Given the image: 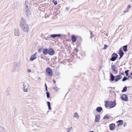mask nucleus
Wrapping results in <instances>:
<instances>
[{"instance_id": "1", "label": "nucleus", "mask_w": 132, "mask_h": 132, "mask_svg": "<svg viewBox=\"0 0 132 132\" xmlns=\"http://www.w3.org/2000/svg\"><path fill=\"white\" fill-rule=\"evenodd\" d=\"M20 26L21 29L25 32H28L29 30V25L26 23L25 20L22 18L20 22Z\"/></svg>"}, {"instance_id": "2", "label": "nucleus", "mask_w": 132, "mask_h": 132, "mask_svg": "<svg viewBox=\"0 0 132 132\" xmlns=\"http://www.w3.org/2000/svg\"><path fill=\"white\" fill-rule=\"evenodd\" d=\"M46 72L49 76H52L53 75L52 70L49 67L46 68Z\"/></svg>"}, {"instance_id": "3", "label": "nucleus", "mask_w": 132, "mask_h": 132, "mask_svg": "<svg viewBox=\"0 0 132 132\" xmlns=\"http://www.w3.org/2000/svg\"><path fill=\"white\" fill-rule=\"evenodd\" d=\"M25 13L26 15V17L28 18L30 16L31 14L30 10L29 8L28 5L26 6L25 7Z\"/></svg>"}, {"instance_id": "4", "label": "nucleus", "mask_w": 132, "mask_h": 132, "mask_svg": "<svg viewBox=\"0 0 132 132\" xmlns=\"http://www.w3.org/2000/svg\"><path fill=\"white\" fill-rule=\"evenodd\" d=\"M118 55L116 53H113L111 55V57L110 59V60L112 61H115L117 58Z\"/></svg>"}, {"instance_id": "5", "label": "nucleus", "mask_w": 132, "mask_h": 132, "mask_svg": "<svg viewBox=\"0 0 132 132\" xmlns=\"http://www.w3.org/2000/svg\"><path fill=\"white\" fill-rule=\"evenodd\" d=\"M111 68L113 73L114 74H116L118 73V71L116 66L114 64L112 65V64Z\"/></svg>"}, {"instance_id": "6", "label": "nucleus", "mask_w": 132, "mask_h": 132, "mask_svg": "<svg viewBox=\"0 0 132 132\" xmlns=\"http://www.w3.org/2000/svg\"><path fill=\"white\" fill-rule=\"evenodd\" d=\"M121 98L122 101H128V97L127 95L123 94L121 96Z\"/></svg>"}, {"instance_id": "7", "label": "nucleus", "mask_w": 132, "mask_h": 132, "mask_svg": "<svg viewBox=\"0 0 132 132\" xmlns=\"http://www.w3.org/2000/svg\"><path fill=\"white\" fill-rule=\"evenodd\" d=\"M48 54L49 55L52 56L55 53L54 50L52 48H50L48 49Z\"/></svg>"}, {"instance_id": "8", "label": "nucleus", "mask_w": 132, "mask_h": 132, "mask_svg": "<svg viewBox=\"0 0 132 132\" xmlns=\"http://www.w3.org/2000/svg\"><path fill=\"white\" fill-rule=\"evenodd\" d=\"M109 108H112L114 107L116 105V103L114 101H110Z\"/></svg>"}, {"instance_id": "9", "label": "nucleus", "mask_w": 132, "mask_h": 132, "mask_svg": "<svg viewBox=\"0 0 132 132\" xmlns=\"http://www.w3.org/2000/svg\"><path fill=\"white\" fill-rule=\"evenodd\" d=\"M19 29H15L14 31V35L15 36H19L20 34Z\"/></svg>"}, {"instance_id": "10", "label": "nucleus", "mask_w": 132, "mask_h": 132, "mask_svg": "<svg viewBox=\"0 0 132 132\" xmlns=\"http://www.w3.org/2000/svg\"><path fill=\"white\" fill-rule=\"evenodd\" d=\"M118 54L120 56V58L123 57L124 54L121 48L119 49Z\"/></svg>"}, {"instance_id": "11", "label": "nucleus", "mask_w": 132, "mask_h": 132, "mask_svg": "<svg viewBox=\"0 0 132 132\" xmlns=\"http://www.w3.org/2000/svg\"><path fill=\"white\" fill-rule=\"evenodd\" d=\"M20 3L18 2H16L14 3L12 5V7L15 9L19 6Z\"/></svg>"}, {"instance_id": "12", "label": "nucleus", "mask_w": 132, "mask_h": 132, "mask_svg": "<svg viewBox=\"0 0 132 132\" xmlns=\"http://www.w3.org/2000/svg\"><path fill=\"white\" fill-rule=\"evenodd\" d=\"M115 82H117L119 80H120L122 78V76L121 75H118L115 76Z\"/></svg>"}, {"instance_id": "13", "label": "nucleus", "mask_w": 132, "mask_h": 132, "mask_svg": "<svg viewBox=\"0 0 132 132\" xmlns=\"http://www.w3.org/2000/svg\"><path fill=\"white\" fill-rule=\"evenodd\" d=\"M115 124L112 123L110 124L109 125V129L111 130H113L114 129L115 127Z\"/></svg>"}, {"instance_id": "14", "label": "nucleus", "mask_w": 132, "mask_h": 132, "mask_svg": "<svg viewBox=\"0 0 132 132\" xmlns=\"http://www.w3.org/2000/svg\"><path fill=\"white\" fill-rule=\"evenodd\" d=\"M100 115L99 114L96 115L95 116L94 121L95 122H98L100 119Z\"/></svg>"}, {"instance_id": "15", "label": "nucleus", "mask_w": 132, "mask_h": 132, "mask_svg": "<svg viewBox=\"0 0 132 132\" xmlns=\"http://www.w3.org/2000/svg\"><path fill=\"white\" fill-rule=\"evenodd\" d=\"M48 49L46 48L44 49L42 51L43 54L44 55H46L48 54Z\"/></svg>"}, {"instance_id": "16", "label": "nucleus", "mask_w": 132, "mask_h": 132, "mask_svg": "<svg viewBox=\"0 0 132 132\" xmlns=\"http://www.w3.org/2000/svg\"><path fill=\"white\" fill-rule=\"evenodd\" d=\"M71 39L72 43L75 42L77 39V38L74 35H72L71 37Z\"/></svg>"}, {"instance_id": "17", "label": "nucleus", "mask_w": 132, "mask_h": 132, "mask_svg": "<svg viewBox=\"0 0 132 132\" xmlns=\"http://www.w3.org/2000/svg\"><path fill=\"white\" fill-rule=\"evenodd\" d=\"M116 123H118L117 126H119L122 125L123 122L122 120H120L117 121Z\"/></svg>"}, {"instance_id": "18", "label": "nucleus", "mask_w": 132, "mask_h": 132, "mask_svg": "<svg viewBox=\"0 0 132 132\" xmlns=\"http://www.w3.org/2000/svg\"><path fill=\"white\" fill-rule=\"evenodd\" d=\"M110 79L109 80L110 81H113L115 80V77L111 73H110Z\"/></svg>"}, {"instance_id": "19", "label": "nucleus", "mask_w": 132, "mask_h": 132, "mask_svg": "<svg viewBox=\"0 0 132 132\" xmlns=\"http://www.w3.org/2000/svg\"><path fill=\"white\" fill-rule=\"evenodd\" d=\"M36 58V57L35 56V54H33L32 55L30 58V61H33Z\"/></svg>"}, {"instance_id": "20", "label": "nucleus", "mask_w": 132, "mask_h": 132, "mask_svg": "<svg viewBox=\"0 0 132 132\" xmlns=\"http://www.w3.org/2000/svg\"><path fill=\"white\" fill-rule=\"evenodd\" d=\"M102 110V108L101 107H98L96 109V111L98 112H101Z\"/></svg>"}, {"instance_id": "21", "label": "nucleus", "mask_w": 132, "mask_h": 132, "mask_svg": "<svg viewBox=\"0 0 132 132\" xmlns=\"http://www.w3.org/2000/svg\"><path fill=\"white\" fill-rule=\"evenodd\" d=\"M105 108H107L109 105L110 101H106L105 102Z\"/></svg>"}, {"instance_id": "22", "label": "nucleus", "mask_w": 132, "mask_h": 132, "mask_svg": "<svg viewBox=\"0 0 132 132\" xmlns=\"http://www.w3.org/2000/svg\"><path fill=\"white\" fill-rule=\"evenodd\" d=\"M26 86H24L23 89V90L24 92H27V91L29 90V89L28 88H27L26 89Z\"/></svg>"}, {"instance_id": "23", "label": "nucleus", "mask_w": 132, "mask_h": 132, "mask_svg": "<svg viewBox=\"0 0 132 132\" xmlns=\"http://www.w3.org/2000/svg\"><path fill=\"white\" fill-rule=\"evenodd\" d=\"M5 130L2 126L0 127V132H5Z\"/></svg>"}, {"instance_id": "24", "label": "nucleus", "mask_w": 132, "mask_h": 132, "mask_svg": "<svg viewBox=\"0 0 132 132\" xmlns=\"http://www.w3.org/2000/svg\"><path fill=\"white\" fill-rule=\"evenodd\" d=\"M14 66L15 67L18 68L19 66V64L18 63H14Z\"/></svg>"}, {"instance_id": "25", "label": "nucleus", "mask_w": 132, "mask_h": 132, "mask_svg": "<svg viewBox=\"0 0 132 132\" xmlns=\"http://www.w3.org/2000/svg\"><path fill=\"white\" fill-rule=\"evenodd\" d=\"M127 45H126L123 46V50L125 52H127Z\"/></svg>"}, {"instance_id": "26", "label": "nucleus", "mask_w": 132, "mask_h": 132, "mask_svg": "<svg viewBox=\"0 0 132 132\" xmlns=\"http://www.w3.org/2000/svg\"><path fill=\"white\" fill-rule=\"evenodd\" d=\"M127 87L126 86L123 88V90L121 91L122 92H124L127 91Z\"/></svg>"}, {"instance_id": "27", "label": "nucleus", "mask_w": 132, "mask_h": 132, "mask_svg": "<svg viewBox=\"0 0 132 132\" xmlns=\"http://www.w3.org/2000/svg\"><path fill=\"white\" fill-rule=\"evenodd\" d=\"M73 117L78 119L79 118V116H78V114L77 113H75L73 115Z\"/></svg>"}, {"instance_id": "28", "label": "nucleus", "mask_w": 132, "mask_h": 132, "mask_svg": "<svg viewBox=\"0 0 132 132\" xmlns=\"http://www.w3.org/2000/svg\"><path fill=\"white\" fill-rule=\"evenodd\" d=\"M129 79L128 78H127L125 77H124L122 79V81L124 82L126 80Z\"/></svg>"}, {"instance_id": "29", "label": "nucleus", "mask_w": 132, "mask_h": 132, "mask_svg": "<svg viewBox=\"0 0 132 132\" xmlns=\"http://www.w3.org/2000/svg\"><path fill=\"white\" fill-rule=\"evenodd\" d=\"M46 96L47 98H49L50 97V94L48 92H46Z\"/></svg>"}, {"instance_id": "30", "label": "nucleus", "mask_w": 132, "mask_h": 132, "mask_svg": "<svg viewBox=\"0 0 132 132\" xmlns=\"http://www.w3.org/2000/svg\"><path fill=\"white\" fill-rule=\"evenodd\" d=\"M50 37L52 38H56L55 36V34H52L50 35Z\"/></svg>"}, {"instance_id": "31", "label": "nucleus", "mask_w": 132, "mask_h": 132, "mask_svg": "<svg viewBox=\"0 0 132 132\" xmlns=\"http://www.w3.org/2000/svg\"><path fill=\"white\" fill-rule=\"evenodd\" d=\"M55 36H56V38H57V37L60 38V37H61V36L62 35L60 34H55Z\"/></svg>"}, {"instance_id": "32", "label": "nucleus", "mask_w": 132, "mask_h": 132, "mask_svg": "<svg viewBox=\"0 0 132 132\" xmlns=\"http://www.w3.org/2000/svg\"><path fill=\"white\" fill-rule=\"evenodd\" d=\"M109 116H107V115L105 116L103 118L104 119H109Z\"/></svg>"}, {"instance_id": "33", "label": "nucleus", "mask_w": 132, "mask_h": 132, "mask_svg": "<svg viewBox=\"0 0 132 132\" xmlns=\"http://www.w3.org/2000/svg\"><path fill=\"white\" fill-rule=\"evenodd\" d=\"M129 71V70H128L125 71V72L127 76H128V75H129L128 72Z\"/></svg>"}, {"instance_id": "34", "label": "nucleus", "mask_w": 132, "mask_h": 132, "mask_svg": "<svg viewBox=\"0 0 132 132\" xmlns=\"http://www.w3.org/2000/svg\"><path fill=\"white\" fill-rule=\"evenodd\" d=\"M53 3L54 4V5H56L57 3V1H55V0H53Z\"/></svg>"}, {"instance_id": "35", "label": "nucleus", "mask_w": 132, "mask_h": 132, "mask_svg": "<svg viewBox=\"0 0 132 132\" xmlns=\"http://www.w3.org/2000/svg\"><path fill=\"white\" fill-rule=\"evenodd\" d=\"M53 89L54 90L57 91L58 90V88L56 86H55V87L53 88Z\"/></svg>"}, {"instance_id": "36", "label": "nucleus", "mask_w": 132, "mask_h": 132, "mask_svg": "<svg viewBox=\"0 0 132 132\" xmlns=\"http://www.w3.org/2000/svg\"><path fill=\"white\" fill-rule=\"evenodd\" d=\"M108 47V45H106V44H104V46L103 48V50H105Z\"/></svg>"}, {"instance_id": "37", "label": "nucleus", "mask_w": 132, "mask_h": 132, "mask_svg": "<svg viewBox=\"0 0 132 132\" xmlns=\"http://www.w3.org/2000/svg\"><path fill=\"white\" fill-rule=\"evenodd\" d=\"M43 48H40L39 49L38 51V52L39 53H40L41 52H42V51L43 49Z\"/></svg>"}, {"instance_id": "38", "label": "nucleus", "mask_w": 132, "mask_h": 132, "mask_svg": "<svg viewBox=\"0 0 132 132\" xmlns=\"http://www.w3.org/2000/svg\"><path fill=\"white\" fill-rule=\"evenodd\" d=\"M72 128V127H70V128H67V129L68 130L67 131V132H70V131L71 130Z\"/></svg>"}, {"instance_id": "39", "label": "nucleus", "mask_w": 132, "mask_h": 132, "mask_svg": "<svg viewBox=\"0 0 132 132\" xmlns=\"http://www.w3.org/2000/svg\"><path fill=\"white\" fill-rule=\"evenodd\" d=\"M28 2L27 1H26L25 2V4L26 6L28 5Z\"/></svg>"}, {"instance_id": "40", "label": "nucleus", "mask_w": 132, "mask_h": 132, "mask_svg": "<svg viewBox=\"0 0 132 132\" xmlns=\"http://www.w3.org/2000/svg\"><path fill=\"white\" fill-rule=\"evenodd\" d=\"M74 52H77L78 51V50L76 48H75L74 49Z\"/></svg>"}, {"instance_id": "41", "label": "nucleus", "mask_w": 132, "mask_h": 132, "mask_svg": "<svg viewBox=\"0 0 132 132\" xmlns=\"http://www.w3.org/2000/svg\"><path fill=\"white\" fill-rule=\"evenodd\" d=\"M131 7V6L130 5H128L127 6V10L129 9Z\"/></svg>"}, {"instance_id": "42", "label": "nucleus", "mask_w": 132, "mask_h": 132, "mask_svg": "<svg viewBox=\"0 0 132 132\" xmlns=\"http://www.w3.org/2000/svg\"><path fill=\"white\" fill-rule=\"evenodd\" d=\"M47 105L48 106L49 105H51L50 103L49 102L47 101Z\"/></svg>"}, {"instance_id": "43", "label": "nucleus", "mask_w": 132, "mask_h": 132, "mask_svg": "<svg viewBox=\"0 0 132 132\" xmlns=\"http://www.w3.org/2000/svg\"><path fill=\"white\" fill-rule=\"evenodd\" d=\"M48 109L49 110H51V105L48 106Z\"/></svg>"}, {"instance_id": "44", "label": "nucleus", "mask_w": 132, "mask_h": 132, "mask_svg": "<svg viewBox=\"0 0 132 132\" xmlns=\"http://www.w3.org/2000/svg\"><path fill=\"white\" fill-rule=\"evenodd\" d=\"M128 12V11L127 10H126L123 11V13H125L126 12Z\"/></svg>"}, {"instance_id": "45", "label": "nucleus", "mask_w": 132, "mask_h": 132, "mask_svg": "<svg viewBox=\"0 0 132 132\" xmlns=\"http://www.w3.org/2000/svg\"><path fill=\"white\" fill-rule=\"evenodd\" d=\"M127 125V123L126 122L124 123V124H123V126L124 127H125Z\"/></svg>"}, {"instance_id": "46", "label": "nucleus", "mask_w": 132, "mask_h": 132, "mask_svg": "<svg viewBox=\"0 0 132 132\" xmlns=\"http://www.w3.org/2000/svg\"><path fill=\"white\" fill-rule=\"evenodd\" d=\"M29 72H31V71L30 69H28L27 70Z\"/></svg>"}, {"instance_id": "47", "label": "nucleus", "mask_w": 132, "mask_h": 132, "mask_svg": "<svg viewBox=\"0 0 132 132\" xmlns=\"http://www.w3.org/2000/svg\"><path fill=\"white\" fill-rule=\"evenodd\" d=\"M128 78H130L131 79H132V77L128 75Z\"/></svg>"}, {"instance_id": "48", "label": "nucleus", "mask_w": 132, "mask_h": 132, "mask_svg": "<svg viewBox=\"0 0 132 132\" xmlns=\"http://www.w3.org/2000/svg\"><path fill=\"white\" fill-rule=\"evenodd\" d=\"M120 73L121 75H124V73L123 72H121Z\"/></svg>"}, {"instance_id": "49", "label": "nucleus", "mask_w": 132, "mask_h": 132, "mask_svg": "<svg viewBox=\"0 0 132 132\" xmlns=\"http://www.w3.org/2000/svg\"><path fill=\"white\" fill-rule=\"evenodd\" d=\"M90 35H91V37H92L93 36V35H92V32H90Z\"/></svg>"}, {"instance_id": "50", "label": "nucleus", "mask_w": 132, "mask_h": 132, "mask_svg": "<svg viewBox=\"0 0 132 132\" xmlns=\"http://www.w3.org/2000/svg\"><path fill=\"white\" fill-rule=\"evenodd\" d=\"M45 88H47V87L46 85V83H45Z\"/></svg>"}, {"instance_id": "51", "label": "nucleus", "mask_w": 132, "mask_h": 132, "mask_svg": "<svg viewBox=\"0 0 132 132\" xmlns=\"http://www.w3.org/2000/svg\"><path fill=\"white\" fill-rule=\"evenodd\" d=\"M45 90H46V91H47V92H48L47 88H45Z\"/></svg>"}, {"instance_id": "52", "label": "nucleus", "mask_w": 132, "mask_h": 132, "mask_svg": "<svg viewBox=\"0 0 132 132\" xmlns=\"http://www.w3.org/2000/svg\"><path fill=\"white\" fill-rule=\"evenodd\" d=\"M69 9V7H67L66 8V9L67 10L68 9Z\"/></svg>"}, {"instance_id": "53", "label": "nucleus", "mask_w": 132, "mask_h": 132, "mask_svg": "<svg viewBox=\"0 0 132 132\" xmlns=\"http://www.w3.org/2000/svg\"><path fill=\"white\" fill-rule=\"evenodd\" d=\"M130 75L131 76H132V72H131V73H130Z\"/></svg>"}, {"instance_id": "54", "label": "nucleus", "mask_w": 132, "mask_h": 132, "mask_svg": "<svg viewBox=\"0 0 132 132\" xmlns=\"http://www.w3.org/2000/svg\"><path fill=\"white\" fill-rule=\"evenodd\" d=\"M108 88L109 89L111 88V89L112 88L111 87H108Z\"/></svg>"}, {"instance_id": "55", "label": "nucleus", "mask_w": 132, "mask_h": 132, "mask_svg": "<svg viewBox=\"0 0 132 132\" xmlns=\"http://www.w3.org/2000/svg\"><path fill=\"white\" fill-rule=\"evenodd\" d=\"M53 82H54V83H56L55 81L54 80L53 81Z\"/></svg>"}, {"instance_id": "56", "label": "nucleus", "mask_w": 132, "mask_h": 132, "mask_svg": "<svg viewBox=\"0 0 132 132\" xmlns=\"http://www.w3.org/2000/svg\"><path fill=\"white\" fill-rule=\"evenodd\" d=\"M37 53V52H36L35 53V54H35V56H36V54Z\"/></svg>"}, {"instance_id": "57", "label": "nucleus", "mask_w": 132, "mask_h": 132, "mask_svg": "<svg viewBox=\"0 0 132 132\" xmlns=\"http://www.w3.org/2000/svg\"><path fill=\"white\" fill-rule=\"evenodd\" d=\"M89 132H94L93 131H90Z\"/></svg>"}, {"instance_id": "58", "label": "nucleus", "mask_w": 132, "mask_h": 132, "mask_svg": "<svg viewBox=\"0 0 132 132\" xmlns=\"http://www.w3.org/2000/svg\"><path fill=\"white\" fill-rule=\"evenodd\" d=\"M109 90H110V92H111V89H109Z\"/></svg>"}, {"instance_id": "59", "label": "nucleus", "mask_w": 132, "mask_h": 132, "mask_svg": "<svg viewBox=\"0 0 132 132\" xmlns=\"http://www.w3.org/2000/svg\"><path fill=\"white\" fill-rule=\"evenodd\" d=\"M55 57V59H56L57 58V57L56 56H55V57Z\"/></svg>"}, {"instance_id": "60", "label": "nucleus", "mask_w": 132, "mask_h": 132, "mask_svg": "<svg viewBox=\"0 0 132 132\" xmlns=\"http://www.w3.org/2000/svg\"><path fill=\"white\" fill-rule=\"evenodd\" d=\"M121 58H120H120L119 59V60Z\"/></svg>"}, {"instance_id": "61", "label": "nucleus", "mask_w": 132, "mask_h": 132, "mask_svg": "<svg viewBox=\"0 0 132 132\" xmlns=\"http://www.w3.org/2000/svg\"><path fill=\"white\" fill-rule=\"evenodd\" d=\"M113 92L114 93H115V92H114V91H113Z\"/></svg>"}]
</instances>
